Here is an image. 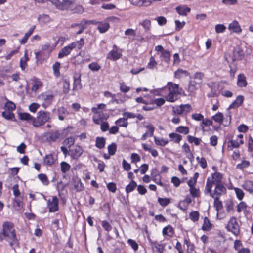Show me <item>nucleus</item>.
<instances>
[{
  "label": "nucleus",
  "mask_w": 253,
  "mask_h": 253,
  "mask_svg": "<svg viewBox=\"0 0 253 253\" xmlns=\"http://www.w3.org/2000/svg\"><path fill=\"white\" fill-rule=\"evenodd\" d=\"M19 119L28 122L32 121L35 127H39L43 125L50 119V113L45 111H40L37 113L36 118L33 117L29 113H20L19 114Z\"/></svg>",
  "instance_id": "obj_1"
},
{
  "label": "nucleus",
  "mask_w": 253,
  "mask_h": 253,
  "mask_svg": "<svg viewBox=\"0 0 253 253\" xmlns=\"http://www.w3.org/2000/svg\"><path fill=\"white\" fill-rule=\"evenodd\" d=\"M2 234L5 240L9 242L11 246L18 243L16 231L14 224L9 221H5L2 224Z\"/></svg>",
  "instance_id": "obj_2"
},
{
  "label": "nucleus",
  "mask_w": 253,
  "mask_h": 253,
  "mask_svg": "<svg viewBox=\"0 0 253 253\" xmlns=\"http://www.w3.org/2000/svg\"><path fill=\"white\" fill-rule=\"evenodd\" d=\"M226 191V188L223 183L214 185V186H211L210 184L205 186L204 194L212 198H220L222 195L225 194Z\"/></svg>",
  "instance_id": "obj_3"
},
{
  "label": "nucleus",
  "mask_w": 253,
  "mask_h": 253,
  "mask_svg": "<svg viewBox=\"0 0 253 253\" xmlns=\"http://www.w3.org/2000/svg\"><path fill=\"white\" fill-rule=\"evenodd\" d=\"M167 85L169 93L166 96V99L168 101L173 102L178 99L179 95L181 94V89L179 88L178 84L172 82H168Z\"/></svg>",
  "instance_id": "obj_4"
},
{
  "label": "nucleus",
  "mask_w": 253,
  "mask_h": 253,
  "mask_svg": "<svg viewBox=\"0 0 253 253\" xmlns=\"http://www.w3.org/2000/svg\"><path fill=\"white\" fill-rule=\"evenodd\" d=\"M57 9L67 10L73 4L76 0H48Z\"/></svg>",
  "instance_id": "obj_5"
},
{
  "label": "nucleus",
  "mask_w": 253,
  "mask_h": 253,
  "mask_svg": "<svg viewBox=\"0 0 253 253\" xmlns=\"http://www.w3.org/2000/svg\"><path fill=\"white\" fill-rule=\"evenodd\" d=\"M223 174L219 172H215L211 174V177H208L205 186L211 184V186L222 184Z\"/></svg>",
  "instance_id": "obj_6"
},
{
  "label": "nucleus",
  "mask_w": 253,
  "mask_h": 253,
  "mask_svg": "<svg viewBox=\"0 0 253 253\" xmlns=\"http://www.w3.org/2000/svg\"><path fill=\"white\" fill-rule=\"evenodd\" d=\"M54 97L53 94L48 92H43L38 96V99L42 102V106L44 108L51 104Z\"/></svg>",
  "instance_id": "obj_7"
},
{
  "label": "nucleus",
  "mask_w": 253,
  "mask_h": 253,
  "mask_svg": "<svg viewBox=\"0 0 253 253\" xmlns=\"http://www.w3.org/2000/svg\"><path fill=\"white\" fill-rule=\"evenodd\" d=\"M227 230L232 232L235 236H238L240 233V228L235 217H232L228 222L226 226Z\"/></svg>",
  "instance_id": "obj_8"
},
{
  "label": "nucleus",
  "mask_w": 253,
  "mask_h": 253,
  "mask_svg": "<svg viewBox=\"0 0 253 253\" xmlns=\"http://www.w3.org/2000/svg\"><path fill=\"white\" fill-rule=\"evenodd\" d=\"M211 118L215 122L220 125L223 124L224 126H228L230 124L231 120V115H229L227 116V118L225 119L224 118L223 114L221 112L217 113L212 116Z\"/></svg>",
  "instance_id": "obj_9"
},
{
  "label": "nucleus",
  "mask_w": 253,
  "mask_h": 253,
  "mask_svg": "<svg viewBox=\"0 0 253 253\" xmlns=\"http://www.w3.org/2000/svg\"><path fill=\"white\" fill-rule=\"evenodd\" d=\"M243 143V135L239 134L235 139L232 138L227 142V147L229 150H232L235 148H238Z\"/></svg>",
  "instance_id": "obj_10"
},
{
  "label": "nucleus",
  "mask_w": 253,
  "mask_h": 253,
  "mask_svg": "<svg viewBox=\"0 0 253 253\" xmlns=\"http://www.w3.org/2000/svg\"><path fill=\"white\" fill-rule=\"evenodd\" d=\"M59 200L56 196H53L51 200L47 201V206L49 208V212H54L58 211Z\"/></svg>",
  "instance_id": "obj_11"
},
{
  "label": "nucleus",
  "mask_w": 253,
  "mask_h": 253,
  "mask_svg": "<svg viewBox=\"0 0 253 253\" xmlns=\"http://www.w3.org/2000/svg\"><path fill=\"white\" fill-rule=\"evenodd\" d=\"M122 56V51L118 49L116 45H114L113 49L107 55V58L111 60L116 61Z\"/></svg>",
  "instance_id": "obj_12"
},
{
  "label": "nucleus",
  "mask_w": 253,
  "mask_h": 253,
  "mask_svg": "<svg viewBox=\"0 0 253 253\" xmlns=\"http://www.w3.org/2000/svg\"><path fill=\"white\" fill-rule=\"evenodd\" d=\"M151 246L152 249L158 253H163L165 248L166 246V243H160L158 241H153L151 240L149 241Z\"/></svg>",
  "instance_id": "obj_13"
},
{
  "label": "nucleus",
  "mask_w": 253,
  "mask_h": 253,
  "mask_svg": "<svg viewBox=\"0 0 253 253\" xmlns=\"http://www.w3.org/2000/svg\"><path fill=\"white\" fill-rule=\"evenodd\" d=\"M92 120L93 122L97 125H99L104 120H106L108 117L107 114H105L102 111H98L97 113H94Z\"/></svg>",
  "instance_id": "obj_14"
},
{
  "label": "nucleus",
  "mask_w": 253,
  "mask_h": 253,
  "mask_svg": "<svg viewBox=\"0 0 253 253\" xmlns=\"http://www.w3.org/2000/svg\"><path fill=\"white\" fill-rule=\"evenodd\" d=\"M244 56V52L239 47H236L234 49L232 59L233 61L241 60Z\"/></svg>",
  "instance_id": "obj_15"
},
{
  "label": "nucleus",
  "mask_w": 253,
  "mask_h": 253,
  "mask_svg": "<svg viewBox=\"0 0 253 253\" xmlns=\"http://www.w3.org/2000/svg\"><path fill=\"white\" fill-rule=\"evenodd\" d=\"M228 28L230 31L237 34H240L242 32V28L239 22L235 20L229 24Z\"/></svg>",
  "instance_id": "obj_16"
},
{
  "label": "nucleus",
  "mask_w": 253,
  "mask_h": 253,
  "mask_svg": "<svg viewBox=\"0 0 253 253\" xmlns=\"http://www.w3.org/2000/svg\"><path fill=\"white\" fill-rule=\"evenodd\" d=\"M70 156L74 159H78L83 154V150L79 146H75L73 149L70 150Z\"/></svg>",
  "instance_id": "obj_17"
},
{
  "label": "nucleus",
  "mask_w": 253,
  "mask_h": 253,
  "mask_svg": "<svg viewBox=\"0 0 253 253\" xmlns=\"http://www.w3.org/2000/svg\"><path fill=\"white\" fill-rule=\"evenodd\" d=\"M60 133L59 131H51L45 133V136L46 137L47 140L48 142H55L59 139L60 137Z\"/></svg>",
  "instance_id": "obj_18"
},
{
  "label": "nucleus",
  "mask_w": 253,
  "mask_h": 253,
  "mask_svg": "<svg viewBox=\"0 0 253 253\" xmlns=\"http://www.w3.org/2000/svg\"><path fill=\"white\" fill-rule=\"evenodd\" d=\"M87 22L85 21L84 23L81 22L80 23L73 24L71 27L74 29L76 35L82 34L84 30L86 28L85 24Z\"/></svg>",
  "instance_id": "obj_19"
},
{
  "label": "nucleus",
  "mask_w": 253,
  "mask_h": 253,
  "mask_svg": "<svg viewBox=\"0 0 253 253\" xmlns=\"http://www.w3.org/2000/svg\"><path fill=\"white\" fill-rule=\"evenodd\" d=\"M73 185L74 189L76 192H80L83 190L84 185L82 183L81 179L78 177L73 178Z\"/></svg>",
  "instance_id": "obj_20"
},
{
  "label": "nucleus",
  "mask_w": 253,
  "mask_h": 253,
  "mask_svg": "<svg viewBox=\"0 0 253 253\" xmlns=\"http://www.w3.org/2000/svg\"><path fill=\"white\" fill-rule=\"evenodd\" d=\"M242 187L250 193H253V181L250 180H245L242 184Z\"/></svg>",
  "instance_id": "obj_21"
},
{
  "label": "nucleus",
  "mask_w": 253,
  "mask_h": 253,
  "mask_svg": "<svg viewBox=\"0 0 253 253\" xmlns=\"http://www.w3.org/2000/svg\"><path fill=\"white\" fill-rule=\"evenodd\" d=\"M176 10L180 15L186 16L190 12L191 9L187 6L183 5L176 7Z\"/></svg>",
  "instance_id": "obj_22"
},
{
  "label": "nucleus",
  "mask_w": 253,
  "mask_h": 253,
  "mask_svg": "<svg viewBox=\"0 0 253 253\" xmlns=\"http://www.w3.org/2000/svg\"><path fill=\"white\" fill-rule=\"evenodd\" d=\"M73 50L70 44L63 47L58 53V58H62L68 56Z\"/></svg>",
  "instance_id": "obj_23"
},
{
  "label": "nucleus",
  "mask_w": 253,
  "mask_h": 253,
  "mask_svg": "<svg viewBox=\"0 0 253 253\" xmlns=\"http://www.w3.org/2000/svg\"><path fill=\"white\" fill-rule=\"evenodd\" d=\"M248 84L246 78L244 74H240L238 76L237 85L240 87H245Z\"/></svg>",
  "instance_id": "obj_24"
},
{
  "label": "nucleus",
  "mask_w": 253,
  "mask_h": 253,
  "mask_svg": "<svg viewBox=\"0 0 253 253\" xmlns=\"http://www.w3.org/2000/svg\"><path fill=\"white\" fill-rule=\"evenodd\" d=\"M244 100V97L243 95H238L234 101L229 106V109L235 108L241 106Z\"/></svg>",
  "instance_id": "obj_25"
},
{
  "label": "nucleus",
  "mask_w": 253,
  "mask_h": 253,
  "mask_svg": "<svg viewBox=\"0 0 253 253\" xmlns=\"http://www.w3.org/2000/svg\"><path fill=\"white\" fill-rule=\"evenodd\" d=\"M33 85L32 87V91L36 92L43 85L42 82L38 78L34 77L33 79Z\"/></svg>",
  "instance_id": "obj_26"
},
{
  "label": "nucleus",
  "mask_w": 253,
  "mask_h": 253,
  "mask_svg": "<svg viewBox=\"0 0 253 253\" xmlns=\"http://www.w3.org/2000/svg\"><path fill=\"white\" fill-rule=\"evenodd\" d=\"M148 131L145 133L141 137V139L145 140L147 137H151L153 135L154 131V127L152 125L146 126Z\"/></svg>",
  "instance_id": "obj_27"
},
{
  "label": "nucleus",
  "mask_w": 253,
  "mask_h": 253,
  "mask_svg": "<svg viewBox=\"0 0 253 253\" xmlns=\"http://www.w3.org/2000/svg\"><path fill=\"white\" fill-rule=\"evenodd\" d=\"M29 60L28 57V51L25 50L24 52V55L22 57L20 61V67L22 70H25L27 67V62Z\"/></svg>",
  "instance_id": "obj_28"
},
{
  "label": "nucleus",
  "mask_w": 253,
  "mask_h": 253,
  "mask_svg": "<svg viewBox=\"0 0 253 253\" xmlns=\"http://www.w3.org/2000/svg\"><path fill=\"white\" fill-rule=\"evenodd\" d=\"M170 53L169 51L166 50L161 53L160 58L161 61L169 64L170 60Z\"/></svg>",
  "instance_id": "obj_29"
},
{
  "label": "nucleus",
  "mask_w": 253,
  "mask_h": 253,
  "mask_svg": "<svg viewBox=\"0 0 253 253\" xmlns=\"http://www.w3.org/2000/svg\"><path fill=\"white\" fill-rule=\"evenodd\" d=\"M84 39L83 38H81L80 40L72 42L70 44L73 49L74 48L81 49L84 46Z\"/></svg>",
  "instance_id": "obj_30"
},
{
  "label": "nucleus",
  "mask_w": 253,
  "mask_h": 253,
  "mask_svg": "<svg viewBox=\"0 0 253 253\" xmlns=\"http://www.w3.org/2000/svg\"><path fill=\"white\" fill-rule=\"evenodd\" d=\"M142 147L144 150L149 151L152 156L156 157L158 155V151L156 149L152 148L150 145L144 143L142 144Z\"/></svg>",
  "instance_id": "obj_31"
},
{
  "label": "nucleus",
  "mask_w": 253,
  "mask_h": 253,
  "mask_svg": "<svg viewBox=\"0 0 253 253\" xmlns=\"http://www.w3.org/2000/svg\"><path fill=\"white\" fill-rule=\"evenodd\" d=\"M55 162V159L52 154L47 155L44 158L43 163L45 165L51 166Z\"/></svg>",
  "instance_id": "obj_32"
},
{
  "label": "nucleus",
  "mask_w": 253,
  "mask_h": 253,
  "mask_svg": "<svg viewBox=\"0 0 253 253\" xmlns=\"http://www.w3.org/2000/svg\"><path fill=\"white\" fill-rule=\"evenodd\" d=\"M169 136L170 141L175 143H179L182 138L181 135L174 132L169 133Z\"/></svg>",
  "instance_id": "obj_33"
},
{
  "label": "nucleus",
  "mask_w": 253,
  "mask_h": 253,
  "mask_svg": "<svg viewBox=\"0 0 253 253\" xmlns=\"http://www.w3.org/2000/svg\"><path fill=\"white\" fill-rule=\"evenodd\" d=\"M38 21L41 24H45L50 22L51 19L47 14L40 15L38 18Z\"/></svg>",
  "instance_id": "obj_34"
},
{
  "label": "nucleus",
  "mask_w": 253,
  "mask_h": 253,
  "mask_svg": "<svg viewBox=\"0 0 253 253\" xmlns=\"http://www.w3.org/2000/svg\"><path fill=\"white\" fill-rule=\"evenodd\" d=\"M109 24L107 22H99L97 29L101 33H104L109 28Z\"/></svg>",
  "instance_id": "obj_35"
},
{
  "label": "nucleus",
  "mask_w": 253,
  "mask_h": 253,
  "mask_svg": "<svg viewBox=\"0 0 253 253\" xmlns=\"http://www.w3.org/2000/svg\"><path fill=\"white\" fill-rule=\"evenodd\" d=\"M35 26L32 27L25 34L24 36L20 42L21 44H24L27 42V40L30 37V36L32 34L35 29Z\"/></svg>",
  "instance_id": "obj_36"
},
{
  "label": "nucleus",
  "mask_w": 253,
  "mask_h": 253,
  "mask_svg": "<svg viewBox=\"0 0 253 253\" xmlns=\"http://www.w3.org/2000/svg\"><path fill=\"white\" fill-rule=\"evenodd\" d=\"M106 143L105 138L103 137H97L96 138L95 146L99 149H102L104 147Z\"/></svg>",
  "instance_id": "obj_37"
},
{
  "label": "nucleus",
  "mask_w": 253,
  "mask_h": 253,
  "mask_svg": "<svg viewBox=\"0 0 253 253\" xmlns=\"http://www.w3.org/2000/svg\"><path fill=\"white\" fill-rule=\"evenodd\" d=\"M174 233V229L170 225H168L163 229V234L164 235L172 237Z\"/></svg>",
  "instance_id": "obj_38"
},
{
  "label": "nucleus",
  "mask_w": 253,
  "mask_h": 253,
  "mask_svg": "<svg viewBox=\"0 0 253 253\" xmlns=\"http://www.w3.org/2000/svg\"><path fill=\"white\" fill-rule=\"evenodd\" d=\"M214 199V207H215L217 214L219 211L223 208V204L221 201L219 200L220 198H213Z\"/></svg>",
  "instance_id": "obj_39"
},
{
  "label": "nucleus",
  "mask_w": 253,
  "mask_h": 253,
  "mask_svg": "<svg viewBox=\"0 0 253 253\" xmlns=\"http://www.w3.org/2000/svg\"><path fill=\"white\" fill-rule=\"evenodd\" d=\"M137 187V183L136 182L132 180L129 184L126 186L125 188V191L126 192L127 194H128L129 193L133 191Z\"/></svg>",
  "instance_id": "obj_40"
},
{
  "label": "nucleus",
  "mask_w": 253,
  "mask_h": 253,
  "mask_svg": "<svg viewBox=\"0 0 253 253\" xmlns=\"http://www.w3.org/2000/svg\"><path fill=\"white\" fill-rule=\"evenodd\" d=\"M188 75L189 73L186 70L181 69H178L174 72V77L178 79L181 78L182 76H188Z\"/></svg>",
  "instance_id": "obj_41"
},
{
  "label": "nucleus",
  "mask_w": 253,
  "mask_h": 253,
  "mask_svg": "<svg viewBox=\"0 0 253 253\" xmlns=\"http://www.w3.org/2000/svg\"><path fill=\"white\" fill-rule=\"evenodd\" d=\"M212 228V224L207 217H205L202 226V229L204 231H210Z\"/></svg>",
  "instance_id": "obj_42"
},
{
  "label": "nucleus",
  "mask_w": 253,
  "mask_h": 253,
  "mask_svg": "<svg viewBox=\"0 0 253 253\" xmlns=\"http://www.w3.org/2000/svg\"><path fill=\"white\" fill-rule=\"evenodd\" d=\"M212 124L213 122L211 120H210L208 118H203L202 121L200 124V126L201 127L202 130L204 131L205 130L204 129L205 126H210L212 125Z\"/></svg>",
  "instance_id": "obj_43"
},
{
  "label": "nucleus",
  "mask_w": 253,
  "mask_h": 253,
  "mask_svg": "<svg viewBox=\"0 0 253 253\" xmlns=\"http://www.w3.org/2000/svg\"><path fill=\"white\" fill-rule=\"evenodd\" d=\"M115 124L119 126L126 127L128 125V122L126 118L123 117L118 119L115 122Z\"/></svg>",
  "instance_id": "obj_44"
},
{
  "label": "nucleus",
  "mask_w": 253,
  "mask_h": 253,
  "mask_svg": "<svg viewBox=\"0 0 253 253\" xmlns=\"http://www.w3.org/2000/svg\"><path fill=\"white\" fill-rule=\"evenodd\" d=\"M175 131L178 133L186 135L189 132V128L188 126H180L176 128Z\"/></svg>",
  "instance_id": "obj_45"
},
{
  "label": "nucleus",
  "mask_w": 253,
  "mask_h": 253,
  "mask_svg": "<svg viewBox=\"0 0 253 253\" xmlns=\"http://www.w3.org/2000/svg\"><path fill=\"white\" fill-rule=\"evenodd\" d=\"M187 139L189 143H194L195 145L197 146L199 145L201 142V139L191 135H188L187 136Z\"/></svg>",
  "instance_id": "obj_46"
},
{
  "label": "nucleus",
  "mask_w": 253,
  "mask_h": 253,
  "mask_svg": "<svg viewBox=\"0 0 253 253\" xmlns=\"http://www.w3.org/2000/svg\"><path fill=\"white\" fill-rule=\"evenodd\" d=\"M157 65V63L154 57L153 56H151L150 58L149 61L147 65V68L149 69H153L155 68H156Z\"/></svg>",
  "instance_id": "obj_47"
},
{
  "label": "nucleus",
  "mask_w": 253,
  "mask_h": 253,
  "mask_svg": "<svg viewBox=\"0 0 253 253\" xmlns=\"http://www.w3.org/2000/svg\"><path fill=\"white\" fill-rule=\"evenodd\" d=\"M158 201L159 204L163 206L166 207L170 203V199L168 198H158Z\"/></svg>",
  "instance_id": "obj_48"
},
{
  "label": "nucleus",
  "mask_w": 253,
  "mask_h": 253,
  "mask_svg": "<svg viewBox=\"0 0 253 253\" xmlns=\"http://www.w3.org/2000/svg\"><path fill=\"white\" fill-rule=\"evenodd\" d=\"M234 190L238 199L242 200L245 195V193L241 189L237 187L234 188Z\"/></svg>",
  "instance_id": "obj_49"
},
{
  "label": "nucleus",
  "mask_w": 253,
  "mask_h": 253,
  "mask_svg": "<svg viewBox=\"0 0 253 253\" xmlns=\"http://www.w3.org/2000/svg\"><path fill=\"white\" fill-rule=\"evenodd\" d=\"M82 88V84L81 83V80L79 78H74V81L73 84V90H79Z\"/></svg>",
  "instance_id": "obj_50"
},
{
  "label": "nucleus",
  "mask_w": 253,
  "mask_h": 253,
  "mask_svg": "<svg viewBox=\"0 0 253 253\" xmlns=\"http://www.w3.org/2000/svg\"><path fill=\"white\" fill-rule=\"evenodd\" d=\"M35 58L37 61H39L44 57H47L46 53L42 49L39 51L35 52Z\"/></svg>",
  "instance_id": "obj_51"
},
{
  "label": "nucleus",
  "mask_w": 253,
  "mask_h": 253,
  "mask_svg": "<svg viewBox=\"0 0 253 253\" xmlns=\"http://www.w3.org/2000/svg\"><path fill=\"white\" fill-rule=\"evenodd\" d=\"M58 118L59 120L62 121L64 119V116L63 115L67 114V110L64 107H60L58 109Z\"/></svg>",
  "instance_id": "obj_52"
},
{
  "label": "nucleus",
  "mask_w": 253,
  "mask_h": 253,
  "mask_svg": "<svg viewBox=\"0 0 253 253\" xmlns=\"http://www.w3.org/2000/svg\"><path fill=\"white\" fill-rule=\"evenodd\" d=\"M88 68L93 72H97L100 69L101 66L97 62H94L88 65Z\"/></svg>",
  "instance_id": "obj_53"
},
{
  "label": "nucleus",
  "mask_w": 253,
  "mask_h": 253,
  "mask_svg": "<svg viewBox=\"0 0 253 253\" xmlns=\"http://www.w3.org/2000/svg\"><path fill=\"white\" fill-rule=\"evenodd\" d=\"M39 180L45 185H47L49 184V181L47 176L43 173L39 174L38 176Z\"/></svg>",
  "instance_id": "obj_54"
},
{
  "label": "nucleus",
  "mask_w": 253,
  "mask_h": 253,
  "mask_svg": "<svg viewBox=\"0 0 253 253\" xmlns=\"http://www.w3.org/2000/svg\"><path fill=\"white\" fill-rule=\"evenodd\" d=\"M234 203L232 200H229L226 202L225 208L227 212H231L234 210Z\"/></svg>",
  "instance_id": "obj_55"
},
{
  "label": "nucleus",
  "mask_w": 253,
  "mask_h": 253,
  "mask_svg": "<svg viewBox=\"0 0 253 253\" xmlns=\"http://www.w3.org/2000/svg\"><path fill=\"white\" fill-rule=\"evenodd\" d=\"M189 192L191 195L194 198L198 197L200 195V190L196 188L195 187L189 188Z\"/></svg>",
  "instance_id": "obj_56"
},
{
  "label": "nucleus",
  "mask_w": 253,
  "mask_h": 253,
  "mask_svg": "<svg viewBox=\"0 0 253 253\" xmlns=\"http://www.w3.org/2000/svg\"><path fill=\"white\" fill-rule=\"evenodd\" d=\"M106 104L104 103L98 104L97 107H92L91 111L93 113H97L98 111H100L99 110H105L106 108Z\"/></svg>",
  "instance_id": "obj_57"
},
{
  "label": "nucleus",
  "mask_w": 253,
  "mask_h": 253,
  "mask_svg": "<svg viewBox=\"0 0 253 253\" xmlns=\"http://www.w3.org/2000/svg\"><path fill=\"white\" fill-rule=\"evenodd\" d=\"M140 24L145 29V30L148 31L150 29L151 23L150 20L145 19Z\"/></svg>",
  "instance_id": "obj_58"
},
{
  "label": "nucleus",
  "mask_w": 253,
  "mask_h": 253,
  "mask_svg": "<svg viewBox=\"0 0 253 253\" xmlns=\"http://www.w3.org/2000/svg\"><path fill=\"white\" fill-rule=\"evenodd\" d=\"M4 107L5 109L11 112L14 110L16 108L15 104L10 101H7Z\"/></svg>",
  "instance_id": "obj_59"
},
{
  "label": "nucleus",
  "mask_w": 253,
  "mask_h": 253,
  "mask_svg": "<svg viewBox=\"0 0 253 253\" xmlns=\"http://www.w3.org/2000/svg\"><path fill=\"white\" fill-rule=\"evenodd\" d=\"M70 167V165L65 162H62L61 163V170L63 173H65L69 171Z\"/></svg>",
  "instance_id": "obj_60"
},
{
  "label": "nucleus",
  "mask_w": 253,
  "mask_h": 253,
  "mask_svg": "<svg viewBox=\"0 0 253 253\" xmlns=\"http://www.w3.org/2000/svg\"><path fill=\"white\" fill-rule=\"evenodd\" d=\"M117 150V145L115 143H112L108 146V150L109 155H113L115 154Z\"/></svg>",
  "instance_id": "obj_61"
},
{
  "label": "nucleus",
  "mask_w": 253,
  "mask_h": 253,
  "mask_svg": "<svg viewBox=\"0 0 253 253\" xmlns=\"http://www.w3.org/2000/svg\"><path fill=\"white\" fill-rule=\"evenodd\" d=\"M84 11V8L80 5H77L74 8L72 9V11L73 13L82 14Z\"/></svg>",
  "instance_id": "obj_62"
},
{
  "label": "nucleus",
  "mask_w": 253,
  "mask_h": 253,
  "mask_svg": "<svg viewBox=\"0 0 253 253\" xmlns=\"http://www.w3.org/2000/svg\"><path fill=\"white\" fill-rule=\"evenodd\" d=\"M250 165V162L246 160H243L241 163L238 164L236 168L239 169H243L245 168L248 167Z\"/></svg>",
  "instance_id": "obj_63"
},
{
  "label": "nucleus",
  "mask_w": 253,
  "mask_h": 253,
  "mask_svg": "<svg viewBox=\"0 0 253 253\" xmlns=\"http://www.w3.org/2000/svg\"><path fill=\"white\" fill-rule=\"evenodd\" d=\"M2 116L7 120H11L14 117V114L8 110L3 111Z\"/></svg>",
  "instance_id": "obj_64"
}]
</instances>
